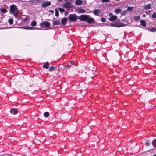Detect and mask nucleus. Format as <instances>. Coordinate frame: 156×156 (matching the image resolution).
Listing matches in <instances>:
<instances>
[{"instance_id": "obj_1", "label": "nucleus", "mask_w": 156, "mask_h": 156, "mask_svg": "<svg viewBox=\"0 0 156 156\" xmlns=\"http://www.w3.org/2000/svg\"><path fill=\"white\" fill-rule=\"evenodd\" d=\"M78 19L82 21H86L88 24H91L95 23L94 19L89 15H82L78 18Z\"/></svg>"}, {"instance_id": "obj_2", "label": "nucleus", "mask_w": 156, "mask_h": 156, "mask_svg": "<svg viewBox=\"0 0 156 156\" xmlns=\"http://www.w3.org/2000/svg\"><path fill=\"white\" fill-rule=\"evenodd\" d=\"M9 12L13 14L16 18L18 16L19 10L17 6L14 4L10 5L9 8Z\"/></svg>"}, {"instance_id": "obj_3", "label": "nucleus", "mask_w": 156, "mask_h": 156, "mask_svg": "<svg viewBox=\"0 0 156 156\" xmlns=\"http://www.w3.org/2000/svg\"><path fill=\"white\" fill-rule=\"evenodd\" d=\"M68 17L69 20L71 22L76 21L78 19V16L75 14H70Z\"/></svg>"}, {"instance_id": "obj_4", "label": "nucleus", "mask_w": 156, "mask_h": 156, "mask_svg": "<svg viewBox=\"0 0 156 156\" xmlns=\"http://www.w3.org/2000/svg\"><path fill=\"white\" fill-rule=\"evenodd\" d=\"M40 25L43 27L48 28L50 27V24L49 22L45 21L40 23Z\"/></svg>"}, {"instance_id": "obj_5", "label": "nucleus", "mask_w": 156, "mask_h": 156, "mask_svg": "<svg viewBox=\"0 0 156 156\" xmlns=\"http://www.w3.org/2000/svg\"><path fill=\"white\" fill-rule=\"evenodd\" d=\"M62 6L66 8H71L73 7L72 4L69 2H66L63 4Z\"/></svg>"}, {"instance_id": "obj_6", "label": "nucleus", "mask_w": 156, "mask_h": 156, "mask_svg": "<svg viewBox=\"0 0 156 156\" xmlns=\"http://www.w3.org/2000/svg\"><path fill=\"white\" fill-rule=\"evenodd\" d=\"M51 5V3L50 2L47 1L46 2L42 4V6L43 7L45 8L46 7L49 6Z\"/></svg>"}, {"instance_id": "obj_7", "label": "nucleus", "mask_w": 156, "mask_h": 156, "mask_svg": "<svg viewBox=\"0 0 156 156\" xmlns=\"http://www.w3.org/2000/svg\"><path fill=\"white\" fill-rule=\"evenodd\" d=\"M67 18L66 17L62 18L61 20V23L63 25H65L67 23Z\"/></svg>"}, {"instance_id": "obj_8", "label": "nucleus", "mask_w": 156, "mask_h": 156, "mask_svg": "<svg viewBox=\"0 0 156 156\" xmlns=\"http://www.w3.org/2000/svg\"><path fill=\"white\" fill-rule=\"evenodd\" d=\"M18 110L16 108L11 109L10 111V112L13 115H16L18 113Z\"/></svg>"}, {"instance_id": "obj_9", "label": "nucleus", "mask_w": 156, "mask_h": 156, "mask_svg": "<svg viewBox=\"0 0 156 156\" xmlns=\"http://www.w3.org/2000/svg\"><path fill=\"white\" fill-rule=\"evenodd\" d=\"M117 19V16L115 15H112L110 18L109 20L110 21L113 22L116 20Z\"/></svg>"}, {"instance_id": "obj_10", "label": "nucleus", "mask_w": 156, "mask_h": 156, "mask_svg": "<svg viewBox=\"0 0 156 156\" xmlns=\"http://www.w3.org/2000/svg\"><path fill=\"white\" fill-rule=\"evenodd\" d=\"M101 11L99 9H95L93 13L94 15L97 16H99V14L101 12Z\"/></svg>"}, {"instance_id": "obj_11", "label": "nucleus", "mask_w": 156, "mask_h": 156, "mask_svg": "<svg viewBox=\"0 0 156 156\" xmlns=\"http://www.w3.org/2000/svg\"><path fill=\"white\" fill-rule=\"evenodd\" d=\"M82 3V1L81 0H76L75 2V4L77 5H81Z\"/></svg>"}, {"instance_id": "obj_12", "label": "nucleus", "mask_w": 156, "mask_h": 156, "mask_svg": "<svg viewBox=\"0 0 156 156\" xmlns=\"http://www.w3.org/2000/svg\"><path fill=\"white\" fill-rule=\"evenodd\" d=\"M60 24L61 23L60 21V20H58L54 21L53 23L52 24L53 26H55L56 25H60Z\"/></svg>"}, {"instance_id": "obj_13", "label": "nucleus", "mask_w": 156, "mask_h": 156, "mask_svg": "<svg viewBox=\"0 0 156 156\" xmlns=\"http://www.w3.org/2000/svg\"><path fill=\"white\" fill-rule=\"evenodd\" d=\"M115 25H116L118 26L119 27H124L125 26V25L124 23H122L121 22H115V23H114Z\"/></svg>"}, {"instance_id": "obj_14", "label": "nucleus", "mask_w": 156, "mask_h": 156, "mask_svg": "<svg viewBox=\"0 0 156 156\" xmlns=\"http://www.w3.org/2000/svg\"><path fill=\"white\" fill-rule=\"evenodd\" d=\"M151 5L150 4H149L147 5H145L144 7V9L145 10L149 9L151 8Z\"/></svg>"}, {"instance_id": "obj_15", "label": "nucleus", "mask_w": 156, "mask_h": 156, "mask_svg": "<svg viewBox=\"0 0 156 156\" xmlns=\"http://www.w3.org/2000/svg\"><path fill=\"white\" fill-rule=\"evenodd\" d=\"M36 2L34 3H32L33 4L38 5V4L41 3L44 1V0H35Z\"/></svg>"}, {"instance_id": "obj_16", "label": "nucleus", "mask_w": 156, "mask_h": 156, "mask_svg": "<svg viewBox=\"0 0 156 156\" xmlns=\"http://www.w3.org/2000/svg\"><path fill=\"white\" fill-rule=\"evenodd\" d=\"M74 63V62L72 61H70V63H69V64L65 66L66 68H70L71 67H72L71 65H73Z\"/></svg>"}, {"instance_id": "obj_17", "label": "nucleus", "mask_w": 156, "mask_h": 156, "mask_svg": "<svg viewBox=\"0 0 156 156\" xmlns=\"http://www.w3.org/2000/svg\"><path fill=\"white\" fill-rule=\"evenodd\" d=\"M49 63L47 62L43 66V67L46 69H48L49 68Z\"/></svg>"}, {"instance_id": "obj_18", "label": "nucleus", "mask_w": 156, "mask_h": 156, "mask_svg": "<svg viewBox=\"0 0 156 156\" xmlns=\"http://www.w3.org/2000/svg\"><path fill=\"white\" fill-rule=\"evenodd\" d=\"M57 68V66L54 67L53 66H51L49 69V70L51 72L53 71H54L55 69Z\"/></svg>"}, {"instance_id": "obj_19", "label": "nucleus", "mask_w": 156, "mask_h": 156, "mask_svg": "<svg viewBox=\"0 0 156 156\" xmlns=\"http://www.w3.org/2000/svg\"><path fill=\"white\" fill-rule=\"evenodd\" d=\"M122 10L120 9H115V12L116 14H118L121 12Z\"/></svg>"}, {"instance_id": "obj_20", "label": "nucleus", "mask_w": 156, "mask_h": 156, "mask_svg": "<svg viewBox=\"0 0 156 156\" xmlns=\"http://www.w3.org/2000/svg\"><path fill=\"white\" fill-rule=\"evenodd\" d=\"M0 11L4 13H5L7 12V10L5 8H2L0 9Z\"/></svg>"}, {"instance_id": "obj_21", "label": "nucleus", "mask_w": 156, "mask_h": 156, "mask_svg": "<svg viewBox=\"0 0 156 156\" xmlns=\"http://www.w3.org/2000/svg\"><path fill=\"white\" fill-rule=\"evenodd\" d=\"M127 10H124L121 13V15L122 16H124L127 14Z\"/></svg>"}, {"instance_id": "obj_22", "label": "nucleus", "mask_w": 156, "mask_h": 156, "mask_svg": "<svg viewBox=\"0 0 156 156\" xmlns=\"http://www.w3.org/2000/svg\"><path fill=\"white\" fill-rule=\"evenodd\" d=\"M140 23L141 25L143 26H146V22L144 20H141Z\"/></svg>"}, {"instance_id": "obj_23", "label": "nucleus", "mask_w": 156, "mask_h": 156, "mask_svg": "<svg viewBox=\"0 0 156 156\" xmlns=\"http://www.w3.org/2000/svg\"><path fill=\"white\" fill-rule=\"evenodd\" d=\"M44 116L45 117H48L49 115V113L48 112H46L44 113Z\"/></svg>"}, {"instance_id": "obj_24", "label": "nucleus", "mask_w": 156, "mask_h": 156, "mask_svg": "<svg viewBox=\"0 0 156 156\" xmlns=\"http://www.w3.org/2000/svg\"><path fill=\"white\" fill-rule=\"evenodd\" d=\"M153 146L155 147H156V139L154 140L152 142Z\"/></svg>"}, {"instance_id": "obj_25", "label": "nucleus", "mask_w": 156, "mask_h": 156, "mask_svg": "<svg viewBox=\"0 0 156 156\" xmlns=\"http://www.w3.org/2000/svg\"><path fill=\"white\" fill-rule=\"evenodd\" d=\"M85 12V10L83 9H80L79 10V12L80 13H84Z\"/></svg>"}, {"instance_id": "obj_26", "label": "nucleus", "mask_w": 156, "mask_h": 156, "mask_svg": "<svg viewBox=\"0 0 156 156\" xmlns=\"http://www.w3.org/2000/svg\"><path fill=\"white\" fill-rule=\"evenodd\" d=\"M55 16L57 17H58L59 16V12L57 10V9L55 8Z\"/></svg>"}, {"instance_id": "obj_27", "label": "nucleus", "mask_w": 156, "mask_h": 156, "mask_svg": "<svg viewBox=\"0 0 156 156\" xmlns=\"http://www.w3.org/2000/svg\"><path fill=\"white\" fill-rule=\"evenodd\" d=\"M149 31L151 32H154L156 31V28L153 27L149 29Z\"/></svg>"}, {"instance_id": "obj_28", "label": "nucleus", "mask_w": 156, "mask_h": 156, "mask_svg": "<svg viewBox=\"0 0 156 156\" xmlns=\"http://www.w3.org/2000/svg\"><path fill=\"white\" fill-rule=\"evenodd\" d=\"M37 24L36 22L35 21H33L31 22V25L32 26H36Z\"/></svg>"}, {"instance_id": "obj_29", "label": "nucleus", "mask_w": 156, "mask_h": 156, "mask_svg": "<svg viewBox=\"0 0 156 156\" xmlns=\"http://www.w3.org/2000/svg\"><path fill=\"white\" fill-rule=\"evenodd\" d=\"M140 19V16H134V19L135 20L138 21Z\"/></svg>"}, {"instance_id": "obj_30", "label": "nucleus", "mask_w": 156, "mask_h": 156, "mask_svg": "<svg viewBox=\"0 0 156 156\" xmlns=\"http://www.w3.org/2000/svg\"><path fill=\"white\" fill-rule=\"evenodd\" d=\"M13 21L12 19H10L8 20V22L10 25H12L13 23Z\"/></svg>"}, {"instance_id": "obj_31", "label": "nucleus", "mask_w": 156, "mask_h": 156, "mask_svg": "<svg viewBox=\"0 0 156 156\" xmlns=\"http://www.w3.org/2000/svg\"><path fill=\"white\" fill-rule=\"evenodd\" d=\"M58 10L61 13H62L65 11L64 9L61 8H58Z\"/></svg>"}, {"instance_id": "obj_32", "label": "nucleus", "mask_w": 156, "mask_h": 156, "mask_svg": "<svg viewBox=\"0 0 156 156\" xmlns=\"http://www.w3.org/2000/svg\"><path fill=\"white\" fill-rule=\"evenodd\" d=\"M152 17L154 19L156 18V12H154L153 13L152 16Z\"/></svg>"}, {"instance_id": "obj_33", "label": "nucleus", "mask_w": 156, "mask_h": 156, "mask_svg": "<svg viewBox=\"0 0 156 156\" xmlns=\"http://www.w3.org/2000/svg\"><path fill=\"white\" fill-rule=\"evenodd\" d=\"M133 9V7H128L127 9V11H131Z\"/></svg>"}, {"instance_id": "obj_34", "label": "nucleus", "mask_w": 156, "mask_h": 156, "mask_svg": "<svg viewBox=\"0 0 156 156\" xmlns=\"http://www.w3.org/2000/svg\"><path fill=\"white\" fill-rule=\"evenodd\" d=\"M110 26L111 27H118L119 26L118 25H115V24H111L110 25Z\"/></svg>"}, {"instance_id": "obj_35", "label": "nucleus", "mask_w": 156, "mask_h": 156, "mask_svg": "<svg viewBox=\"0 0 156 156\" xmlns=\"http://www.w3.org/2000/svg\"><path fill=\"white\" fill-rule=\"evenodd\" d=\"M101 21L102 22H105L106 21V19L104 17H102L101 19Z\"/></svg>"}, {"instance_id": "obj_36", "label": "nucleus", "mask_w": 156, "mask_h": 156, "mask_svg": "<svg viewBox=\"0 0 156 156\" xmlns=\"http://www.w3.org/2000/svg\"><path fill=\"white\" fill-rule=\"evenodd\" d=\"M24 29H30V30H33L34 29L33 27H26L24 28Z\"/></svg>"}, {"instance_id": "obj_37", "label": "nucleus", "mask_w": 156, "mask_h": 156, "mask_svg": "<svg viewBox=\"0 0 156 156\" xmlns=\"http://www.w3.org/2000/svg\"><path fill=\"white\" fill-rule=\"evenodd\" d=\"M109 0H102L101 2L102 3L107 2L109 1Z\"/></svg>"}, {"instance_id": "obj_38", "label": "nucleus", "mask_w": 156, "mask_h": 156, "mask_svg": "<svg viewBox=\"0 0 156 156\" xmlns=\"http://www.w3.org/2000/svg\"><path fill=\"white\" fill-rule=\"evenodd\" d=\"M145 145L147 146H149L150 145V143L148 142H146L145 143Z\"/></svg>"}, {"instance_id": "obj_39", "label": "nucleus", "mask_w": 156, "mask_h": 156, "mask_svg": "<svg viewBox=\"0 0 156 156\" xmlns=\"http://www.w3.org/2000/svg\"><path fill=\"white\" fill-rule=\"evenodd\" d=\"M48 12L50 13H51L52 14H53L54 13V12L53 10H50L48 11Z\"/></svg>"}, {"instance_id": "obj_40", "label": "nucleus", "mask_w": 156, "mask_h": 156, "mask_svg": "<svg viewBox=\"0 0 156 156\" xmlns=\"http://www.w3.org/2000/svg\"><path fill=\"white\" fill-rule=\"evenodd\" d=\"M112 13H110L109 14V16H110V17H111V16H112Z\"/></svg>"}, {"instance_id": "obj_41", "label": "nucleus", "mask_w": 156, "mask_h": 156, "mask_svg": "<svg viewBox=\"0 0 156 156\" xmlns=\"http://www.w3.org/2000/svg\"><path fill=\"white\" fill-rule=\"evenodd\" d=\"M68 13V12H65V15H67Z\"/></svg>"}, {"instance_id": "obj_42", "label": "nucleus", "mask_w": 156, "mask_h": 156, "mask_svg": "<svg viewBox=\"0 0 156 156\" xmlns=\"http://www.w3.org/2000/svg\"><path fill=\"white\" fill-rule=\"evenodd\" d=\"M145 16H146V15H145V14H143V17H145Z\"/></svg>"}, {"instance_id": "obj_43", "label": "nucleus", "mask_w": 156, "mask_h": 156, "mask_svg": "<svg viewBox=\"0 0 156 156\" xmlns=\"http://www.w3.org/2000/svg\"><path fill=\"white\" fill-rule=\"evenodd\" d=\"M58 2H61L62 1V0H58Z\"/></svg>"}, {"instance_id": "obj_44", "label": "nucleus", "mask_w": 156, "mask_h": 156, "mask_svg": "<svg viewBox=\"0 0 156 156\" xmlns=\"http://www.w3.org/2000/svg\"><path fill=\"white\" fill-rule=\"evenodd\" d=\"M94 76H95V75L93 76H91L90 77L92 79L93 78V77H94Z\"/></svg>"}, {"instance_id": "obj_45", "label": "nucleus", "mask_w": 156, "mask_h": 156, "mask_svg": "<svg viewBox=\"0 0 156 156\" xmlns=\"http://www.w3.org/2000/svg\"><path fill=\"white\" fill-rule=\"evenodd\" d=\"M154 156H156V154H154Z\"/></svg>"}, {"instance_id": "obj_46", "label": "nucleus", "mask_w": 156, "mask_h": 156, "mask_svg": "<svg viewBox=\"0 0 156 156\" xmlns=\"http://www.w3.org/2000/svg\"><path fill=\"white\" fill-rule=\"evenodd\" d=\"M148 11L149 12V13L150 12H151L150 11Z\"/></svg>"}]
</instances>
